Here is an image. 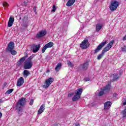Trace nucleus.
Returning <instances> with one entry per match:
<instances>
[{"label": "nucleus", "instance_id": "obj_40", "mask_svg": "<svg viewBox=\"0 0 126 126\" xmlns=\"http://www.w3.org/2000/svg\"><path fill=\"white\" fill-rule=\"evenodd\" d=\"M78 125H79V123H76V126H78Z\"/></svg>", "mask_w": 126, "mask_h": 126}, {"label": "nucleus", "instance_id": "obj_38", "mask_svg": "<svg viewBox=\"0 0 126 126\" xmlns=\"http://www.w3.org/2000/svg\"><path fill=\"white\" fill-rule=\"evenodd\" d=\"M4 101L2 100V99H0V103H3Z\"/></svg>", "mask_w": 126, "mask_h": 126}, {"label": "nucleus", "instance_id": "obj_11", "mask_svg": "<svg viewBox=\"0 0 126 126\" xmlns=\"http://www.w3.org/2000/svg\"><path fill=\"white\" fill-rule=\"evenodd\" d=\"M107 44V41H105L103 42H101L96 48V49L94 50V54H97V53H99L100 51L102 49V48L105 46Z\"/></svg>", "mask_w": 126, "mask_h": 126}, {"label": "nucleus", "instance_id": "obj_23", "mask_svg": "<svg viewBox=\"0 0 126 126\" xmlns=\"http://www.w3.org/2000/svg\"><path fill=\"white\" fill-rule=\"evenodd\" d=\"M23 76L25 77V78H27V77L28 75H30V72L27 70H24L23 71Z\"/></svg>", "mask_w": 126, "mask_h": 126}, {"label": "nucleus", "instance_id": "obj_8", "mask_svg": "<svg viewBox=\"0 0 126 126\" xmlns=\"http://www.w3.org/2000/svg\"><path fill=\"white\" fill-rule=\"evenodd\" d=\"M89 66V62L87 61L86 62L80 64L78 69L79 70V69H82V70L85 71L88 69Z\"/></svg>", "mask_w": 126, "mask_h": 126}, {"label": "nucleus", "instance_id": "obj_42", "mask_svg": "<svg viewBox=\"0 0 126 126\" xmlns=\"http://www.w3.org/2000/svg\"><path fill=\"white\" fill-rule=\"evenodd\" d=\"M19 19H20V20H21V17H20Z\"/></svg>", "mask_w": 126, "mask_h": 126}, {"label": "nucleus", "instance_id": "obj_4", "mask_svg": "<svg viewBox=\"0 0 126 126\" xmlns=\"http://www.w3.org/2000/svg\"><path fill=\"white\" fill-rule=\"evenodd\" d=\"M82 92H83V89L82 88L78 89L75 91V95L72 97L73 102H75L79 100Z\"/></svg>", "mask_w": 126, "mask_h": 126}, {"label": "nucleus", "instance_id": "obj_39", "mask_svg": "<svg viewBox=\"0 0 126 126\" xmlns=\"http://www.w3.org/2000/svg\"><path fill=\"white\" fill-rule=\"evenodd\" d=\"M49 72H50V70H47L46 71V73H49Z\"/></svg>", "mask_w": 126, "mask_h": 126}, {"label": "nucleus", "instance_id": "obj_19", "mask_svg": "<svg viewBox=\"0 0 126 126\" xmlns=\"http://www.w3.org/2000/svg\"><path fill=\"white\" fill-rule=\"evenodd\" d=\"M27 58V56H25L24 57H22L21 58L18 62H17V64L18 65H21L22 64V63L25 61V59Z\"/></svg>", "mask_w": 126, "mask_h": 126}, {"label": "nucleus", "instance_id": "obj_5", "mask_svg": "<svg viewBox=\"0 0 126 126\" xmlns=\"http://www.w3.org/2000/svg\"><path fill=\"white\" fill-rule=\"evenodd\" d=\"M119 5H120V4L118 1L112 0L111 2L109 8L111 11H115V10H117V8H118Z\"/></svg>", "mask_w": 126, "mask_h": 126}, {"label": "nucleus", "instance_id": "obj_10", "mask_svg": "<svg viewBox=\"0 0 126 126\" xmlns=\"http://www.w3.org/2000/svg\"><path fill=\"white\" fill-rule=\"evenodd\" d=\"M41 45L32 44L31 46V49L32 50L33 53H37L40 50Z\"/></svg>", "mask_w": 126, "mask_h": 126}, {"label": "nucleus", "instance_id": "obj_36", "mask_svg": "<svg viewBox=\"0 0 126 126\" xmlns=\"http://www.w3.org/2000/svg\"><path fill=\"white\" fill-rule=\"evenodd\" d=\"M74 94V93H71L70 94H68V97H71V96L73 95Z\"/></svg>", "mask_w": 126, "mask_h": 126}, {"label": "nucleus", "instance_id": "obj_24", "mask_svg": "<svg viewBox=\"0 0 126 126\" xmlns=\"http://www.w3.org/2000/svg\"><path fill=\"white\" fill-rule=\"evenodd\" d=\"M13 90H14V89H10L8 90L5 93V95H8V94H10L11 93H12V92H13Z\"/></svg>", "mask_w": 126, "mask_h": 126}, {"label": "nucleus", "instance_id": "obj_33", "mask_svg": "<svg viewBox=\"0 0 126 126\" xmlns=\"http://www.w3.org/2000/svg\"><path fill=\"white\" fill-rule=\"evenodd\" d=\"M33 11L35 12V14H37V7L36 6H34L33 7Z\"/></svg>", "mask_w": 126, "mask_h": 126}, {"label": "nucleus", "instance_id": "obj_20", "mask_svg": "<svg viewBox=\"0 0 126 126\" xmlns=\"http://www.w3.org/2000/svg\"><path fill=\"white\" fill-rule=\"evenodd\" d=\"M76 0H68L66 4V6L69 7L73 5Z\"/></svg>", "mask_w": 126, "mask_h": 126}, {"label": "nucleus", "instance_id": "obj_37", "mask_svg": "<svg viewBox=\"0 0 126 126\" xmlns=\"http://www.w3.org/2000/svg\"><path fill=\"white\" fill-rule=\"evenodd\" d=\"M113 97H118V94L116 93L113 94Z\"/></svg>", "mask_w": 126, "mask_h": 126}, {"label": "nucleus", "instance_id": "obj_3", "mask_svg": "<svg viewBox=\"0 0 126 126\" xmlns=\"http://www.w3.org/2000/svg\"><path fill=\"white\" fill-rule=\"evenodd\" d=\"M111 90V84L108 83L105 87L101 89V91L98 93V96H103L104 94H108Z\"/></svg>", "mask_w": 126, "mask_h": 126}, {"label": "nucleus", "instance_id": "obj_30", "mask_svg": "<svg viewBox=\"0 0 126 126\" xmlns=\"http://www.w3.org/2000/svg\"><path fill=\"white\" fill-rule=\"evenodd\" d=\"M122 52H126V45L121 48Z\"/></svg>", "mask_w": 126, "mask_h": 126}, {"label": "nucleus", "instance_id": "obj_12", "mask_svg": "<svg viewBox=\"0 0 126 126\" xmlns=\"http://www.w3.org/2000/svg\"><path fill=\"white\" fill-rule=\"evenodd\" d=\"M46 34L47 30H42L37 33L36 38H42V37H44L45 35H46Z\"/></svg>", "mask_w": 126, "mask_h": 126}, {"label": "nucleus", "instance_id": "obj_22", "mask_svg": "<svg viewBox=\"0 0 126 126\" xmlns=\"http://www.w3.org/2000/svg\"><path fill=\"white\" fill-rule=\"evenodd\" d=\"M62 65H63L61 63H59L55 68V71H57V72H59V71H60V69H61V68H62Z\"/></svg>", "mask_w": 126, "mask_h": 126}, {"label": "nucleus", "instance_id": "obj_35", "mask_svg": "<svg viewBox=\"0 0 126 126\" xmlns=\"http://www.w3.org/2000/svg\"><path fill=\"white\" fill-rule=\"evenodd\" d=\"M32 59H33V57L32 56H30L28 59V61H29V62H31V61H32Z\"/></svg>", "mask_w": 126, "mask_h": 126}, {"label": "nucleus", "instance_id": "obj_14", "mask_svg": "<svg viewBox=\"0 0 126 126\" xmlns=\"http://www.w3.org/2000/svg\"><path fill=\"white\" fill-rule=\"evenodd\" d=\"M24 83V78L23 77H21L18 79V81L17 82V86L20 87V86H22L23 84Z\"/></svg>", "mask_w": 126, "mask_h": 126}, {"label": "nucleus", "instance_id": "obj_26", "mask_svg": "<svg viewBox=\"0 0 126 126\" xmlns=\"http://www.w3.org/2000/svg\"><path fill=\"white\" fill-rule=\"evenodd\" d=\"M121 114L123 115V118H126V108L121 112Z\"/></svg>", "mask_w": 126, "mask_h": 126}, {"label": "nucleus", "instance_id": "obj_31", "mask_svg": "<svg viewBox=\"0 0 126 126\" xmlns=\"http://www.w3.org/2000/svg\"><path fill=\"white\" fill-rule=\"evenodd\" d=\"M67 64L69 66H71V67H72V66H73V64H72V63H71V62H70L69 61H68Z\"/></svg>", "mask_w": 126, "mask_h": 126}, {"label": "nucleus", "instance_id": "obj_28", "mask_svg": "<svg viewBox=\"0 0 126 126\" xmlns=\"http://www.w3.org/2000/svg\"><path fill=\"white\" fill-rule=\"evenodd\" d=\"M28 16H25L23 19V21L24 22H26V21H28Z\"/></svg>", "mask_w": 126, "mask_h": 126}, {"label": "nucleus", "instance_id": "obj_32", "mask_svg": "<svg viewBox=\"0 0 126 126\" xmlns=\"http://www.w3.org/2000/svg\"><path fill=\"white\" fill-rule=\"evenodd\" d=\"M56 9H57V7H56V5H53L52 11H53V12H55V11H56Z\"/></svg>", "mask_w": 126, "mask_h": 126}, {"label": "nucleus", "instance_id": "obj_2", "mask_svg": "<svg viewBox=\"0 0 126 126\" xmlns=\"http://www.w3.org/2000/svg\"><path fill=\"white\" fill-rule=\"evenodd\" d=\"M113 45H114V40H111L109 42V43L107 45V46L103 48L102 51H101V54H99L97 57V60H100L101 59L104 57L105 53L108 51H110L111 50V48L113 47Z\"/></svg>", "mask_w": 126, "mask_h": 126}, {"label": "nucleus", "instance_id": "obj_9", "mask_svg": "<svg viewBox=\"0 0 126 126\" xmlns=\"http://www.w3.org/2000/svg\"><path fill=\"white\" fill-rule=\"evenodd\" d=\"M33 66V62L32 61H26L24 63V69H30Z\"/></svg>", "mask_w": 126, "mask_h": 126}, {"label": "nucleus", "instance_id": "obj_15", "mask_svg": "<svg viewBox=\"0 0 126 126\" xmlns=\"http://www.w3.org/2000/svg\"><path fill=\"white\" fill-rule=\"evenodd\" d=\"M104 110H109L111 106H112V102L110 101H106L104 103Z\"/></svg>", "mask_w": 126, "mask_h": 126}, {"label": "nucleus", "instance_id": "obj_1", "mask_svg": "<svg viewBox=\"0 0 126 126\" xmlns=\"http://www.w3.org/2000/svg\"><path fill=\"white\" fill-rule=\"evenodd\" d=\"M26 103V98L24 97L21 98L19 100L16 105V110L18 111V113L19 116L22 115L23 112V106Z\"/></svg>", "mask_w": 126, "mask_h": 126}, {"label": "nucleus", "instance_id": "obj_17", "mask_svg": "<svg viewBox=\"0 0 126 126\" xmlns=\"http://www.w3.org/2000/svg\"><path fill=\"white\" fill-rule=\"evenodd\" d=\"M45 104H42L39 110L37 111V114L38 115H41V114H42V113H44V111H45Z\"/></svg>", "mask_w": 126, "mask_h": 126}, {"label": "nucleus", "instance_id": "obj_43", "mask_svg": "<svg viewBox=\"0 0 126 126\" xmlns=\"http://www.w3.org/2000/svg\"><path fill=\"white\" fill-rule=\"evenodd\" d=\"M125 1H126V0H125Z\"/></svg>", "mask_w": 126, "mask_h": 126}, {"label": "nucleus", "instance_id": "obj_25", "mask_svg": "<svg viewBox=\"0 0 126 126\" xmlns=\"http://www.w3.org/2000/svg\"><path fill=\"white\" fill-rule=\"evenodd\" d=\"M119 74H113V81H116L117 79H119Z\"/></svg>", "mask_w": 126, "mask_h": 126}, {"label": "nucleus", "instance_id": "obj_27", "mask_svg": "<svg viewBox=\"0 0 126 126\" xmlns=\"http://www.w3.org/2000/svg\"><path fill=\"white\" fill-rule=\"evenodd\" d=\"M9 52L10 53H11V55H12L13 56H15V55L17 54V52H16V51L13 50V49L11 50H9Z\"/></svg>", "mask_w": 126, "mask_h": 126}, {"label": "nucleus", "instance_id": "obj_18", "mask_svg": "<svg viewBox=\"0 0 126 126\" xmlns=\"http://www.w3.org/2000/svg\"><path fill=\"white\" fill-rule=\"evenodd\" d=\"M13 49H14V42L12 41L10 42L8 44V51H11Z\"/></svg>", "mask_w": 126, "mask_h": 126}, {"label": "nucleus", "instance_id": "obj_16", "mask_svg": "<svg viewBox=\"0 0 126 126\" xmlns=\"http://www.w3.org/2000/svg\"><path fill=\"white\" fill-rule=\"evenodd\" d=\"M14 23V17H10L9 19V21L8 22V27H11L12 25H13V23Z\"/></svg>", "mask_w": 126, "mask_h": 126}, {"label": "nucleus", "instance_id": "obj_41", "mask_svg": "<svg viewBox=\"0 0 126 126\" xmlns=\"http://www.w3.org/2000/svg\"><path fill=\"white\" fill-rule=\"evenodd\" d=\"M86 81H89V79H88L86 80Z\"/></svg>", "mask_w": 126, "mask_h": 126}, {"label": "nucleus", "instance_id": "obj_6", "mask_svg": "<svg viewBox=\"0 0 126 126\" xmlns=\"http://www.w3.org/2000/svg\"><path fill=\"white\" fill-rule=\"evenodd\" d=\"M89 46H90V43L88 42L87 38H85L80 44V47L82 50H86L87 48H89Z\"/></svg>", "mask_w": 126, "mask_h": 126}, {"label": "nucleus", "instance_id": "obj_13", "mask_svg": "<svg viewBox=\"0 0 126 126\" xmlns=\"http://www.w3.org/2000/svg\"><path fill=\"white\" fill-rule=\"evenodd\" d=\"M54 46V43L52 42H50L44 45V46L43 47L42 50V53L44 54L45 52H46V50L47 49H49V48H52Z\"/></svg>", "mask_w": 126, "mask_h": 126}, {"label": "nucleus", "instance_id": "obj_7", "mask_svg": "<svg viewBox=\"0 0 126 126\" xmlns=\"http://www.w3.org/2000/svg\"><path fill=\"white\" fill-rule=\"evenodd\" d=\"M53 82H54V78H49L45 80V84H46V85H43L42 86V87H43V88H44L45 89H47V88H49L50 85H51V84H52Z\"/></svg>", "mask_w": 126, "mask_h": 126}, {"label": "nucleus", "instance_id": "obj_21", "mask_svg": "<svg viewBox=\"0 0 126 126\" xmlns=\"http://www.w3.org/2000/svg\"><path fill=\"white\" fill-rule=\"evenodd\" d=\"M102 27H103V25H102V24L100 23L96 24L95 27L96 32H99V31H100V30L102 29Z\"/></svg>", "mask_w": 126, "mask_h": 126}, {"label": "nucleus", "instance_id": "obj_34", "mask_svg": "<svg viewBox=\"0 0 126 126\" xmlns=\"http://www.w3.org/2000/svg\"><path fill=\"white\" fill-rule=\"evenodd\" d=\"M33 103H34V99H31V101L30 102V105L31 106H32V105H33Z\"/></svg>", "mask_w": 126, "mask_h": 126}, {"label": "nucleus", "instance_id": "obj_29", "mask_svg": "<svg viewBox=\"0 0 126 126\" xmlns=\"http://www.w3.org/2000/svg\"><path fill=\"white\" fill-rule=\"evenodd\" d=\"M3 7H8V3L6 2H4L3 3Z\"/></svg>", "mask_w": 126, "mask_h": 126}]
</instances>
